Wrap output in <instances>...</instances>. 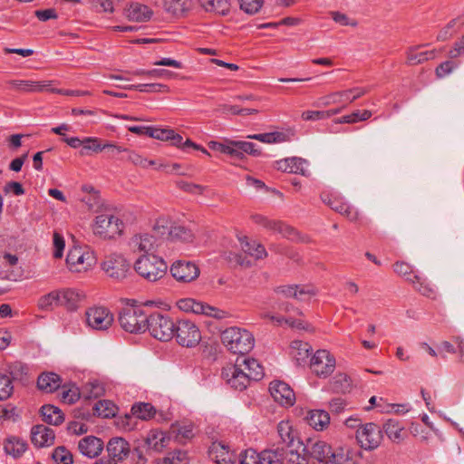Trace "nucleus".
<instances>
[{
	"label": "nucleus",
	"mask_w": 464,
	"mask_h": 464,
	"mask_svg": "<svg viewBox=\"0 0 464 464\" xmlns=\"http://www.w3.org/2000/svg\"><path fill=\"white\" fill-rule=\"evenodd\" d=\"M221 342L228 351L237 354L249 353L255 344L254 336L249 331L236 326L222 332Z\"/></svg>",
	"instance_id": "nucleus-1"
},
{
	"label": "nucleus",
	"mask_w": 464,
	"mask_h": 464,
	"mask_svg": "<svg viewBox=\"0 0 464 464\" xmlns=\"http://www.w3.org/2000/svg\"><path fill=\"white\" fill-rule=\"evenodd\" d=\"M173 414L170 408H130V413H124V417L117 421L118 425L131 430L136 422L135 419L149 420H155L157 422H167L172 420Z\"/></svg>",
	"instance_id": "nucleus-2"
},
{
	"label": "nucleus",
	"mask_w": 464,
	"mask_h": 464,
	"mask_svg": "<svg viewBox=\"0 0 464 464\" xmlns=\"http://www.w3.org/2000/svg\"><path fill=\"white\" fill-rule=\"evenodd\" d=\"M136 273L148 282H156L167 273L168 265L165 260L155 255H143L134 263Z\"/></svg>",
	"instance_id": "nucleus-3"
},
{
	"label": "nucleus",
	"mask_w": 464,
	"mask_h": 464,
	"mask_svg": "<svg viewBox=\"0 0 464 464\" xmlns=\"http://www.w3.org/2000/svg\"><path fill=\"white\" fill-rule=\"evenodd\" d=\"M153 231L162 239L167 238L172 242L191 243L194 239L191 228L163 218L156 221Z\"/></svg>",
	"instance_id": "nucleus-4"
},
{
	"label": "nucleus",
	"mask_w": 464,
	"mask_h": 464,
	"mask_svg": "<svg viewBox=\"0 0 464 464\" xmlns=\"http://www.w3.org/2000/svg\"><path fill=\"white\" fill-rule=\"evenodd\" d=\"M175 325L176 323L171 317L160 312H154L147 318V330L152 337L161 342L174 338Z\"/></svg>",
	"instance_id": "nucleus-5"
},
{
	"label": "nucleus",
	"mask_w": 464,
	"mask_h": 464,
	"mask_svg": "<svg viewBox=\"0 0 464 464\" xmlns=\"http://www.w3.org/2000/svg\"><path fill=\"white\" fill-rule=\"evenodd\" d=\"M311 458L326 464H354L342 450H334L332 447L323 440L312 442L305 447Z\"/></svg>",
	"instance_id": "nucleus-6"
},
{
	"label": "nucleus",
	"mask_w": 464,
	"mask_h": 464,
	"mask_svg": "<svg viewBox=\"0 0 464 464\" xmlns=\"http://www.w3.org/2000/svg\"><path fill=\"white\" fill-rule=\"evenodd\" d=\"M123 222L116 216L103 213L95 218L92 230L94 235L103 239L114 238L123 230Z\"/></svg>",
	"instance_id": "nucleus-7"
},
{
	"label": "nucleus",
	"mask_w": 464,
	"mask_h": 464,
	"mask_svg": "<svg viewBox=\"0 0 464 464\" xmlns=\"http://www.w3.org/2000/svg\"><path fill=\"white\" fill-rule=\"evenodd\" d=\"M147 318L143 310L140 307L123 308L119 314L121 327L129 333L138 334L147 330Z\"/></svg>",
	"instance_id": "nucleus-8"
},
{
	"label": "nucleus",
	"mask_w": 464,
	"mask_h": 464,
	"mask_svg": "<svg viewBox=\"0 0 464 464\" xmlns=\"http://www.w3.org/2000/svg\"><path fill=\"white\" fill-rule=\"evenodd\" d=\"M102 268L108 277L121 282L128 276L130 265L123 255L112 253L105 256Z\"/></svg>",
	"instance_id": "nucleus-9"
},
{
	"label": "nucleus",
	"mask_w": 464,
	"mask_h": 464,
	"mask_svg": "<svg viewBox=\"0 0 464 464\" xmlns=\"http://www.w3.org/2000/svg\"><path fill=\"white\" fill-rule=\"evenodd\" d=\"M177 343L188 348L197 346L201 340V333L198 327L189 320H179L175 325Z\"/></svg>",
	"instance_id": "nucleus-10"
},
{
	"label": "nucleus",
	"mask_w": 464,
	"mask_h": 464,
	"mask_svg": "<svg viewBox=\"0 0 464 464\" xmlns=\"http://www.w3.org/2000/svg\"><path fill=\"white\" fill-rule=\"evenodd\" d=\"M178 306L184 312L203 314L218 320L226 319L229 316V314L227 311L191 298L179 300L178 302Z\"/></svg>",
	"instance_id": "nucleus-11"
},
{
	"label": "nucleus",
	"mask_w": 464,
	"mask_h": 464,
	"mask_svg": "<svg viewBox=\"0 0 464 464\" xmlns=\"http://www.w3.org/2000/svg\"><path fill=\"white\" fill-rule=\"evenodd\" d=\"M335 358L329 351L317 350L310 359V368L312 372L320 378H326L331 375L335 369Z\"/></svg>",
	"instance_id": "nucleus-12"
},
{
	"label": "nucleus",
	"mask_w": 464,
	"mask_h": 464,
	"mask_svg": "<svg viewBox=\"0 0 464 464\" xmlns=\"http://www.w3.org/2000/svg\"><path fill=\"white\" fill-rule=\"evenodd\" d=\"M283 459L284 453L280 451V448L260 453L248 449L240 454V464H281Z\"/></svg>",
	"instance_id": "nucleus-13"
},
{
	"label": "nucleus",
	"mask_w": 464,
	"mask_h": 464,
	"mask_svg": "<svg viewBox=\"0 0 464 464\" xmlns=\"http://www.w3.org/2000/svg\"><path fill=\"white\" fill-rule=\"evenodd\" d=\"M87 325L96 331H106L113 324L114 317L111 311L103 306H94L85 312Z\"/></svg>",
	"instance_id": "nucleus-14"
},
{
	"label": "nucleus",
	"mask_w": 464,
	"mask_h": 464,
	"mask_svg": "<svg viewBox=\"0 0 464 464\" xmlns=\"http://www.w3.org/2000/svg\"><path fill=\"white\" fill-rule=\"evenodd\" d=\"M369 92L368 88L354 87L345 91L332 92L328 95L323 96L314 103V106H329L331 104L347 102L349 103L361 98Z\"/></svg>",
	"instance_id": "nucleus-15"
},
{
	"label": "nucleus",
	"mask_w": 464,
	"mask_h": 464,
	"mask_svg": "<svg viewBox=\"0 0 464 464\" xmlns=\"http://www.w3.org/2000/svg\"><path fill=\"white\" fill-rule=\"evenodd\" d=\"M92 254L79 246H73L66 256L67 267L72 272L86 271L92 265Z\"/></svg>",
	"instance_id": "nucleus-16"
},
{
	"label": "nucleus",
	"mask_w": 464,
	"mask_h": 464,
	"mask_svg": "<svg viewBox=\"0 0 464 464\" xmlns=\"http://www.w3.org/2000/svg\"><path fill=\"white\" fill-rule=\"evenodd\" d=\"M221 375L227 384L237 391H243L250 384L248 376L239 366V359H237L235 364L224 367Z\"/></svg>",
	"instance_id": "nucleus-17"
},
{
	"label": "nucleus",
	"mask_w": 464,
	"mask_h": 464,
	"mask_svg": "<svg viewBox=\"0 0 464 464\" xmlns=\"http://www.w3.org/2000/svg\"><path fill=\"white\" fill-rule=\"evenodd\" d=\"M356 439L362 449L372 450L381 444L382 435L378 425L367 423L357 430Z\"/></svg>",
	"instance_id": "nucleus-18"
},
{
	"label": "nucleus",
	"mask_w": 464,
	"mask_h": 464,
	"mask_svg": "<svg viewBox=\"0 0 464 464\" xmlns=\"http://www.w3.org/2000/svg\"><path fill=\"white\" fill-rule=\"evenodd\" d=\"M269 392L274 401L281 406H294L296 397L293 389L282 381H274L269 385Z\"/></svg>",
	"instance_id": "nucleus-19"
},
{
	"label": "nucleus",
	"mask_w": 464,
	"mask_h": 464,
	"mask_svg": "<svg viewBox=\"0 0 464 464\" xmlns=\"http://www.w3.org/2000/svg\"><path fill=\"white\" fill-rule=\"evenodd\" d=\"M106 450L108 457L119 463L129 458L131 453V447L124 438L112 437L106 445Z\"/></svg>",
	"instance_id": "nucleus-20"
},
{
	"label": "nucleus",
	"mask_w": 464,
	"mask_h": 464,
	"mask_svg": "<svg viewBox=\"0 0 464 464\" xmlns=\"http://www.w3.org/2000/svg\"><path fill=\"white\" fill-rule=\"evenodd\" d=\"M172 276L180 282H191L199 275L198 267L192 262L179 260L170 266Z\"/></svg>",
	"instance_id": "nucleus-21"
},
{
	"label": "nucleus",
	"mask_w": 464,
	"mask_h": 464,
	"mask_svg": "<svg viewBox=\"0 0 464 464\" xmlns=\"http://www.w3.org/2000/svg\"><path fill=\"white\" fill-rule=\"evenodd\" d=\"M160 237L153 232V235H136L130 240V248L136 252L149 253L155 251L160 245Z\"/></svg>",
	"instance_id": "nucleus-22"
},
{
	"label": "nucleus",
	"mask_w": 464,
	"mask_h": 464,
	"mask_svg": "<svg viewBox=\"0 0 464 464\" xmlns=\"http://www.w3.org/2000/svg\"><path fill=\"white\" fill-rule=\"evenodd\" d=\"M104 444L102 439L89 435L81 439L78 442L79 451L89 459L98 457L103 450Z\"/></svg>",
	"instance_id": "nucleus-23"
},
{
	"label": "nucleus",
	"mask_w": 464,
	"mask_h": 464,
	"mask_svg": "<svg viewBox=\"0 0 464 464\" xmlns=\"http://www.w3.org/2000/svg\"><path fill=\"white\" fill-rule=\"evenodd\" d=\"M277 294L283 295L286 298H295L298 300H304L315 295V289L311 285H281L276 289Z\"/></svg>",
	"instance_id": "nucleus-24"
},
{
	"label": "nucleus",
	"mask_w": 464,
	"mask_h": 464,
	"mask_svg": "<svg viewBox=\"0 0 464 464\" xmlns=\"http://www.w3.org/2000/svg\"><path fill=\"white\" fill-rule=\"evenodd\" d=\"M84 297L83 292L74 288H66L60 292V305L69 313H73L78 310Z\"/></svg>",
	"instance_id": "nucleus-25"
},
{
	"label": "nucleus",
	"mask_w": 464,
	"mask_h": 464,
	"mask_svg": "<svg viewBox=\"0 0 464 464\" xmlns=\"http://www.w3.org/2000/svg\"><path fill=\"white\" fill-rule=\"evenodd\" d=\"M55 433L53 430L45 425H35L31 430V440L39 448L48 447L54 442Z\"/></svg>",
	"instance_id": "nucleus-26"
},
{
	"label": "nucleus",
	"mask_w": 464,
	"mask_h": 464,
	"mask_svg": "<svg viewBox=\"0 0 464 464\" xmlns=\"http://www.w3.org/2000/svg\"><path fill=\"white\" fill-rule=\"evenodd\" d=\"M208 454L217 464H233L236 460V456L229 450L228 446L219 441L211 444Z\"/></svg>",
	"instance_id": "nucleus-27"
},
{
	"label": "nucleus",
	"mask_w": 464,
	"mask_h": 464,
	"mask_svg": "<svg viewBox=\"0 0 464 464\" xmlns=\"http://www.w3.org/2000/svg\"><path fill=\"white\" fill-rule=\"evenodd\" d=\"M2 371L8 375L12 381H19L22 383L29 382L30 369L27 364L23 362L15 361L6 362Z\"/></svg>",
	"instance_id": "nucleus-28"
},
{
	"label": "nucleus",
	"mask_w": 464,
	"mask_h": 464,
	"mask_svg": "<svg viewBox=\"0 0 464 464\" xmlns=\"http://www.w3.org/2000/svg\"><path fill=\"white\" fill-rule=\"evenodd\" d=\"M277 432L281 440V443L285 445L283 446L285 449L294 448L296 445L298 446V448H301L303 450H305V447L296 438L293 427L289 423V421L279 422L277 426Z\"/></svg>",
	"instance_id": "nucleus-29"
},
{
	"label": "nucleus",
	"mask_w": 464,
	"mask_h": 464,
	"mask_svg": "<svg viewBox=\"0 0 464 464\" xmlns=\"http://www.w3.org/2000/svg\"><path fill=\"white\" fill-rule=\"evenodd\" d=\"M10 85L12 88L18 92H44L51 91L54 92L53 88H50L52 85V82L44 81V82H34V81H11Z\"/></svg>",
	"instance_id": "nucleus-30"
},
{
	"label": "nucleus",
	"mask_w": 464,
	"mask_h": 464,
	"mask_svg": "<svg viewBox=\"0 0 464 464\" xmlns=\"http://www.w3.org/2000/svg\"><path fill=\"white\" fill-rule=\"evenodd\" d=\"M306 422L316 430H324L330 423V416L322 409H312L305 416Z\"/></svg>",
	"instance_id": "nucleus-31"
},
{
	"label": "nucleus",
	"mask_w": 464,
	"mask_h": 464,
	"mask_svg": "<svg viewBox=\"0 0 464 464\" xmlns=\"http://www.w3.org/2000/svg\"><path fill=\"white\" fill-rule=\"evenodd\" d=\"M312 352L309 343L295 340L291 343V353L298 366H303L307 362V359Z\"/></svg>",
	"instance_id": "nucleus-32"
},
{
	"label": "nucleus",
	"mask_w": 464,
	"mask_h": 464,
	"mask_svg": "<svg viewBox=\"0 0 464 464\" xmlns=\"http://www.w3.org/2000/svg\"><path fill=\"white\" fill-rule=\"evenodd\" d=\"M239 366L246 372L249 381H258L264 376L263 368L260 363L253 358H238Z\"/></svg>",
	"instance_id": "nucleus-33"
},
{
	"label": "nucleus",
	"mask_w": 464,
	"mask_h": 464,
	"mask_svg": "<svg viewBox=\"0 0 464 464\" xmlns=\"http://www.w3.org/2000/svg\"><path fill=\"white\" fill-rule=\"evenodd\" d=\"M169 441V437L166 433L157 430H151L145 440L150 449L158 452L165 449L168 446Z\"/></svg>",
	"instance_id": "nucleus-34"
},
{
	"label": "nucleus",
	"mask_w": 464,
	"mask_h": 464,
	"mask_svg": "<svg viewBox=\"0 0 464 464\" xmlns=\"http://www.w3.org/2000/svg\"><path fill=\"white\" fill-rule=\"evenodd\" d=\"M37 387L45 393H52L58 390V374L53 372H43L37 379Z\"/></svg>",
	"instance_id": "nucleus-35"
},
{
	"label": "nucleus",
	"mask_w": 464,
	"mask_h": 464,
	"mask_svg": "<svg viewBox=\"0 0 464 464\" xmlns=\"http://www.w3.org/2000/svg\"><path fill=\"white\" fill-rule=\"evenodd\" d=\"M428 44H420L411 46L407 51V64L409 65H416L422 63L428 60L434 58L435 50L426 51L417 53L416 51L422 46H427Z\"/></svg>",
	"instance_id": "nucleus-36"
},
{
	"label": "nucleus",
	"mask_w": 464,
	"mask_h": 464,
	"mask_svg": "<svg viewBox=\"0 0 464 464\" xmlns=\"http://www.w3.org/2000/svg\"><path fill=\"white\" fill-rule=\"evenodd\" d=\"M27 449V443L18 437H9L4 443V450L6 454L16 459L19 458Z\"/></svg>",
	"instance_id": "nucleus-37"
},
{
	"label": "nucleus",
	"mask_w": 464,
	"mask_h": 464,
	"mask_svg": "<svg viewBox=\"0 0 464 464\" xmlns=\"http://www.w3.org/2000/svg\"><path fill=\"white\" fill-rule=\"evenodd\" d=\"M152 11L144 5L131 4L127 9V17L135 22H146L150 19Z\"/></svg>",
	"instance_id": "nucleus-38"
},
{
	"label": "nucleus",
	"mask_w": 464,
	"mask_h": 464,
	"mask_svg": "<svg viewBox=\"0 0 464 464\" xmlns=\"http://www.w3.org/2000/svg\"><path fill=\"white\" fill-rule=\"evenodd\" d=\"M306 161L300 158H290L276 161V168L279 170L289 173H301L304 175V167Z\"/></svg>",
	"instance_id": "nucleus-39"
},
{
	"label": "nucleus",
	"mask_w": 464,
	"mask_h": 464,
	"mask_svg": "<svg viewBox=\"0 0 464 464\" xmlns=\"http://www.w3.org/2000/svg\"><path fill=\"white\" fill-rule=\"evenodd\" d=\"M201 6L207 12L226 15L230 9V0H199Z\"/></svg>",
	"instance_id": "nucleus-40"
},
{
	"label": "nucleus",
	"mask_w": 464,
	"mask_h": 464,
	"mask_svg": "<svg viewBox=\"0 0 464 464\" xmlns=\"http://www.w3.org/2000/svg\"><path fill=\"white\" fill-rule=\"evenodd\" d=\"M383 429L387 436L394 442H400L404 440L405 431L404 428L400 424L399 421L394 420H388Z\"/></svg>",
	"instance_id": "nucleus-41"
},
{
	"label": "nucleus",
	"mask_w": 464,
	"mask_h": 464,
	"mask_svg": "<svg viewBox=\"0 0 464 464\" xmlns=\"http://www.w3.org/2000/svg\"><path fill=\"white\" fill-rule=\"evenodd\" d=\"M171 433L175 435L179 443L190 440L194 437L193 425L191 423H173L171 425Z\"/></svg>",
	"instance_id": "nucleus-42"
},
{
	"label": "nucleus",
	"mask_w": 464,
	"mask_h": 464,
	"mask_svg": "<svg viewBox=\"0 0 464 464\" xmlns=\"http://www.w3.org/2000/svg\"><path fill=\"white\" fill-rule=\"evenodd\" d=\"M280 451L284 453V458L286 459L289 464H307V458L303 452L301 448L298 446H295L294 448H286L282 447Z\"/></svg>",
	"instance_id": "nucleus-43"
},
{
	"label": "nucleus",
	"mask_w": 464,
	"mask_h": 464,
	"mask_svg": "<svg viewBox=\"0 0 464 464\" xmlns=\"http://www.w3.org/2000/svg\"><path fill=\"white\" fill-rule=\"evenodd\" d=\"M241 248L247 255L255 257L256 259H261L266 256V251L263 245L256 243V241H249L246 238L240 239Z\"/></svg>",
	"instance_id": "nucleus-44"
},
{
	"label": "nucleus",
	"mask_w": 464,
	"mask_h": 464,
	"mask_svg": "<svg viewBox=\"0 0 464 464\" xmlns=\"http://www.w3.org/2000/svg\"><path fill=\"white\" fill-rule=\"evenodd\" d=\"M330 385L334 392L345 393L350 391L352 381L346 373L338 372L332 378Z\"/></svg>",
	"instance_id": "nucleus-45"
},
{
	"label": "nucleus",
	"mask_w": 464,
	"mask_h": 464,
	"mask_svg": "<svg viewBox=\"0 0 464 464\" xmlns=\"http://www.w3.org/2000/svg\"><path fill=\"white\" fill-rule=\"evenodd\" d=\"M329 206L332 209L339 212L342 215H344L351 221H355L359 218V213L353 207L348 205L347 203L338 201L336 199L329 202Z\"/></svg>",
	"instance_id": "nucleus-46"
},
{
	"label": "nucleus",
	"mask_w": 464,
	"mask_h": 464,
	"mask_svg": "<svg viewBox=\"0 0 464 464\" xmlns=\"http://www.w3.org/2000/svg\"><path fill=\"white\" fill-rule=\"evenodd\" d=\"M372 112L369 110L363 111H354L353 113L349 115H344L341 118L335 120V123L343 124V123H355L358 121H363L371 118Z\"/></svg>",
	"instance_id": "nucleus-47"
},
{
	"label": "nucleus",
	"mask_w": 464,
	"mask_h": 464,
	"mask_svg": "<svg viewBox=\"0 0 464 464\" xmlns=\"http://www.w3.org/2000/svg\"><path fill=\"white\" fill-rule=\"evenodd\" d=\"M266 228L276 231L291 240H294L297 235V232L293 227L276 220L268 219V224L266 226Z\"/></svg>",
	"instance_id": "nucleus-48"
},
{
	"label": "nucleus",
	"mask_w": 464,
	"mask_h": 464,
	"mask_svg": "<svg viewBox=\"0 0 464 464\" xmlns=\"http://www.w3.org/2000/svg\"><path fill=\"white\" fill-rule=\"evenodd\" d=\"M60 390L62 396L60 401L63 403H74L82 395L79 388L75 385H72L70 387H67L65 385H60Z\"/></svg>",
	"instance_id": "nucleus-49"
},
{
	"label": "nucleus",
	"mask_w": 464,
	"mask_h": 464,
	"mask_svg": "<svg viewBox=\"0 0 464 464\" xmlns=\"http://www.w3.org/2000/svg\"><path fill=\"white\" fill-rule=\"evenodd\" d=\"M58 303V291H53L39 298L37 306L42 312L53 311Z\"/></svg>",
	"instance_id": "nucleus-50"
},
{
	"label": "nucleus",
	"mask_w": 464,
	"mask_h": 464,
	"mask_svg": "<svg viewBox=\"0 0 464 464\" xmlns=\"http://www.w3.org/2000/svg\"><path fill=\"white\" fill-rule=\"evenodd\" d=\"M247 138L251 140H256L264 143L272 144L284 141L285 134L282 132L276 131L248 135Z\"/></svg>",
	"instance_id": "nucleus-51"
},
{
	"label": "nucleus",
	"mask_w": 464,
	"mask_h": 464,
	"mask_svg": "<svg viewBox=\"0 0 464 464\" xmlns=\"http://www.w3.org/2000/svg\"><path fill=\"white\" fill-rule=\"evenodd\" d=\"M393 270L397 275L404 277L406 281L410 282L411 284H415L413 276L417 275L414 274L413 268L410 264L406 262H396L393 265Z\"/></svg>",
	"instance_id": "nucleus-52"
},
{
	"label": "nucleus",
	"mask_w": 464,
	"mask_h": 464,
	"mask_svg": "<svg viewBox=\"0 0 464 464\" xmlns=\"http://www.w3.org/2000/svg\"><path fill=\"white\" fill-rule=\"evenodd\" d=\"M14 392L13 381L4 372H0V401L8 399Z\"/></svg>",
	"instance_id": "nucleus-53"
},
{
	"label": "nucleus",
	"mask_w": 464,
	"mask_h": 464,
	"mask_svg": "<svg viewBox=\"0 0 464 464\" xmlns=\"http://www.w3.org/2000/svg\"><path fill=\"white\" fill-rule=\"evenodd\" d=\"M104 392L103 386L98 382H91L85 384L81 392L87 399L99 398Z\"/></svg>",
	"instance_id": "nucleus-54"
},
{
	"label": "nucleus",
	"mask_w": 464,
	"mask_h": 464,
	"mask_svg": "<svg viewBox=\"0 0 464 464\" xmlns=\"http://www.w3.org/2000/svg\"><path fill=\"white\" fill-rule=\"evenodd\" d=\"M129 89L141 92H166L169 91L168 86L161 83L131 84Z\"/></svg>",
	"instance_id": "nucleus-55"
},
{
	"label": "nucleus",
	"mask_w": 464,
	"mask_h": 464,
	"mask_svg": "<svg viewBox=\"0 0 464 464\" xmlns=\"http://www.w3.org/2000/svg\"><path fill=\"white\" fill-rule=\"evenodd\" d=\"M104 147L101 140L97 138H85L83 139V145L81 150L82 155H85L88 150L99 152L103 150Z\"/></svg>",
	"instance_id": "nucleus-56"
},
{
	"label": "nucleus",
	"mask_w": 464,
	"mask_h": 464,
	"mask_svg": "<svg viewBox=\"0 0 464 464\" xmlns=\"http://www.w3.org/2000/svg\"><path fill=\"white\" fill-rule=\"evenodd\" d=\"M233 144L242 151V158L244 157V153H247L252 156H259L261 154V150L253 142L237 140L233 141Z\"/></svg>",
	"instance_id": "nucleus-57"
},
{
	"label": "nucleus",
	"mask_w": 464,
	"mask_h": 464,
	"mask_svg": "<svg viewBox=\"0 0 464 464\" xmlns=\"http://www.w3.org/2000/svg\"><path fill=\"white\" fill-rule=\"evenodd\" d=\"M415 280V284H412L416 290H418L421 295L426 296H430L434 294L433 287L427 282L425 278H422L420 276H413Z\"/></svg>",
	"instance_id": "nucleus-58"
},
{
	"label": "nucleus",
	"mask_w": 464,
	"mask_h": 464,
	"mask_svg": "<svg viewBox=\"0 0 464 464\" xmlns=\"http://www.w3.org/2000/svg\"><path fill=\"white\" fill-rule=\"evenodd\" d=\"M240 4V8L244 12L249 14H253L257 13L262 7L263 1L262 0H238Z\"/></svg>",
	"instance_id": "nucleus-59"
},
{
	"label": "nucleus",
	"mask_w": 464,
	"mask_h": 464,
	"mask_svg": "<svg viewBox=\"0 0 464 464\" xmlns=\"http://www.w3.org/2000/svg\"><path fill=\"white\" fill-rule=\"evenodd\" d=\"M176 185L180 189H182V190H184L186 192L191 193V194H199V195H201L207 189V188L204 187V186L194 184V183H189V182H187V181H184V180H178V181H176Z\"/></svg>",
	"instance_id": "nucleus-60"
},
{
	"label": "nucleus",
	"mask_w": 464,
	"mask_h": 464,
	"mask_svg": "<svg viewBox=\"0 0 464 464\" xmlns=\"http://www.w3.org/2000/svg\"><path fill=\"white\" fill-rule=\"evenodd\" d=\"M164 9L174 15H179L184 12L185 7L181 0H165Z\"/></svg>",
	"instance_id": "nucleus-61"
},
{
	"label": "nucleus",
	"mask_w": 464,
	"mask_h": 464,
	"mask_svg": "<svg viewBox=\"0 0 464 464\" xmlns=\"http://www.w3.org/2000/svg\"><path fill=\"white\" fill-rule=\"evenodd\" d=\"M127 73H130L133 75H146L150 78H161L169 76L170 74L169 71L163 69H153L150 71L136 70L134 72H127Z\"/></svg>",
	"instance_id": "nucleus-62"
},
{
	"label": "nucleus",
	"mask_w": 464,
	"mask_h": 464,
	"mask_svg": "<svg viewBox=\"0 0 464 464\" xmlns=\"http://www.w3.org/2000/svg\"><path fill=\"white\" fill-rule=\"evenodd\" d=\"M43 420L52 425H58V408H41Z\"/></svg>",
	"instance_id": "nucleus-63"
},
{
	"label": "nucleus",
	"mask_w": 464,
	"mask_h": 464,
	"mask_svg": "<svg viewBox=\"0 0 464 464\" xmlns=\"http://www.w3.org/2000/svg\"><path fill=\"white\" fill-rule=\"evenodd\" d=\"M457 65L451 61H446L436 68V75L438 78H443L453 72Z\"/></svg>",
	"instance_id": "nucleus-64"
}]
</instances>
